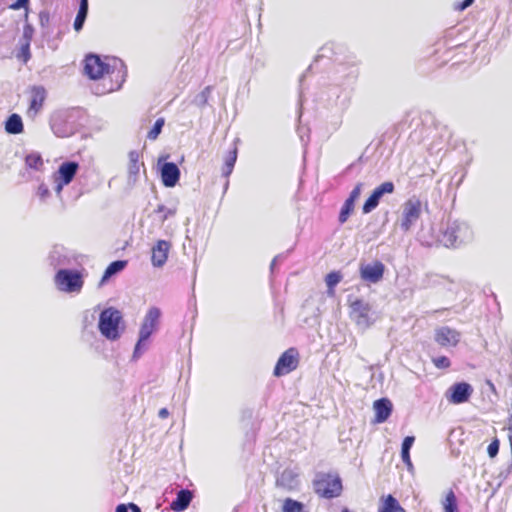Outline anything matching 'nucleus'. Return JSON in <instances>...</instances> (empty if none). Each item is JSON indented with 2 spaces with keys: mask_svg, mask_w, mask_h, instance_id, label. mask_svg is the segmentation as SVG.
Instances as JSON below:
<instances>
[{
  "mask_svg": "<svg viewBox=\"0 0 512 512\" xmlns=\"http://www.w3.org/2000/svg\"><path fill=\"white\" fill-rule=\"evenodd\" d=\"M342 274L340 271H331L325 276V283L329 295L334 294L335 287L341 282Z\"/></svg>",
  "mask_w": 512,
  "mask_h": 512,
  "instance_id": "29",
  "label": "nucleus"
},
{
  "mask_svg": "<svg viewBox=\"0 0 512 512\" xmlns=\"http://www.w3.org/2000/svg\"><path fill=\"white\" fill-rule=\"evenodd\" d=\"M373 409L375 412V423H384L391 416L393 404L388 398H380L374 401Z\"/></svg>",
  "mask_w": 512,
  "mask_h": 512,
  "instance_id": "19",
  "label": "nucleus"
},
{
  "mask_svg": "<svg viewBox=\"0 0 512 512\" xmlns=\"http://www.w3.org/2000/svg\"><path fill=\"white\" fill-rule=\"evenodd\" d=\"M36 196L41 202H45L51 196L49 187L45 183H41L37 188Z\"/></svg>",
  "mask_w": 512,
  "mask_h": 512,
  "instance_id": "40",
  "label": "nucleus"
},
{
  "mask_svg": "<svg viewBox=\"0 0 512 512\" xmlns=\"http://www.w3.org/2000/svg\"><path fill=\"white\" fill-rule=\"evenodd\" d=\"M228 186H229V181L226 180L225 185H224V192L228 189Z\"/></svg>",
  "mask_w": 512,
  "mask_h": 512,
  "instance_id": "56",
  "label": "nucleus"
},
{
  "mask_svg": "<svg viewBox=\"0 0 512 512\" xmlns=\"http://www.w3.org/2000/svg\"><path fill=\"white\" fill-rule=\"evenodd\" d=\"M123 315L115 307L104 308L99 314L98 330L109 341L118 340L124 331Z\"/></svg>",
  "mask_w": 512,
  "mask_h": 512,
  "instance_id": "3",
  "label": "nucleus"
},
{
  "mask_svg": "<svg viewBox=\"0 0 512 512\" xmlns=\"http://www.w3.org/2000/svg\"><path fill=\"white\" fill-rule=\"evenodd\" d=\"M278 257H279V256H276V257L272 260L271 265H270V269H271V271H273V270H274V267H275V265H276V262H277V260H278Z\"/></svg>",
  "mask_w": 512,
  "mask_h": 512,
  "instance_id": "55",
  "label": "nucleus"
},
{
  "mask_svg": "<svg viewBox=\"0 0 512 512\" xmlns=\"http://www.w3.org/2000/svg\"><path fill=\"white\" fill-rule=\"evenodd\" d=\"M341 512H352V511H351L349 508L344 507V508L341 510Z\"/></svg>",
  "mask_w": 512,
  "mask_h": 512,
  "instance_id": "57",
  "label": "nucleus"
},
{
  "mask_svg": "<svg viewBox=\"0 0 512 512\" xmlns=\"http://www.w3.org/2000/svg\"><path fill=\"white\" fill-rule=\"evenodd\" d=\"M473 393V387L470 383L460 381L452 384L445 393L446 399L451 404H463L469 401Z\"/></svg>",
  "mask_w": 512,
  "mask_h": 512,
  "instance_id": "13",
  "label": "nucleus"
},
{
  "mask_svg": "<svg viewBox=\"0 0 512 512\" xmlns=\"http://www.w3.org/2000/svg\"><path fill=\"white\" fill-rule=\"evenodd\" d=\"M328 48L327 47H323L321 50L324 52L326 51Z\"/></svg>",
  "mask_w": 512,
  "mask_h": 512,
  "instance_id": "60",
  "label": "nucleus"
},
{
  "mask_svg": "<svg viewBox=\"0 0 512 512\" xmlns=\"http://www.w3.org/2000/svg\"><path fill=\"white\" fill-rule=\"evenodd\" d=\"M4 129L10 135L21 134L24 131L22 117L17 113L10 114L4 121Z\"/></svg>",
  "mask_w": 512,
  "mask_h": 512,
  "instance_id": "23",
  "label": "nucleus"
},
{
  "mask_svg": "<svg viewBox=\"0 0 512 512\" xmlns=\"http://www.w3.org/2000/svg\"><path fill=\"white\" fill-rule=\"evenodd\" d=\"M434 340L442 347H454L460 341V333L448 326H442L435 330Z\"/></svg>",
  "mask_w": 512,
  "mask_h": 512,
  "instance_id": "17",
  "label": "nucleus"
},
{
  "mask_svg": "<svg viewBox=\"0 0 512 512\" xmlns=\"http://www.w3.org/2000/svg\"><path fill=\"white\" fill-rule=\"evenodd\" d=\"M500 441L497 437L493 438L487 447V454L490 458H495L499 453Z\"/></svg>",
  "mask_w": 512,
  "mask_h": 512,
  "instance_id": "41",
  "label": "nucleus"
},
{
  "mask_svg": "<svg viewBox=\"0 0 512 512\" xmlns=\"http://www.w3.org/2000/svg\"><path fill=\"white\" fill-rule=\"evenodd\" d=\"M192 499V492L188 489L182 488L177 492L175 499L170 504V508L174 512H183L189 507Z\"/></svg>",
  "mask_w": 512,
  "mask_h": 512,
  "instance_id": "21",
  "label": "nucleus"
},
{
  "mask_svg": "<svg viewBox=\"0 0 512 512\" xmlns=\"http://www.w3.org/2000/svg\"><path fill=\"white\" fill-rule=\"evenodd\" d=\"M25 25L23 27V40L24 42H29L31 43V40L33 38V35H34V27L32 26V24L28 23L27 20L25 19Z\"/></svg>",
  "mask_w": 512,
  "mask_h": 512,
  "instance_id": "45",
  "label": "nucleus"
},
{
  "mask_svg": "<svg viewBox=\"0 0 512 512\" xmlns=\"http://www.w3.org/2000/svg\"><path fill=\"white\" fill-rule=\"evenodd\" d=\"M171 243L167 240H158L151 248V263L153 267L161 268L168 259Z\"/></svg>",
  "mask_w": 512,
  "mask_h": 512,
  "instance_id": "16",
  "label": "nucleus"
},
{
  "mask_svg": "<svg viewBox=\"0 0 512 512\" xmlns=\"http://www.w3.org/2000/svg\"><path fill=\"white\" fill-rule=\"evenodd\" d=\"M433 364L438 369H446L451 365L450 359L446 356H438L432 359Z\"/></svg>",
  "mask_w": 512,
  "mask_h": 512,
  "instance_id": "44",
  "label": "nucleus"
},
{
  "mask_svg": "<svg viewBox=\"0 0 512 512\" xmlns=\"http://www.w3.org/2000/svg\"><path fill=\"white\" fill-rule=\"evenodd\" d=\"M158 416L161 419H165L169 416V411L167 408H161L158 412Z\"/></svg>",
  "mask_w": 512,
  "mask_h": 512,
  "instance_id": "54",
  "label": "nucleus"
},
{
  "mask_svg": "<svg viewBox=\"0 0 512 512\" xmlns=\"http://www.w3.org/2000/svg\"><path fill=\"white\" fill-rule=\"evenodd\" d=\"M415 442L414 436H406L404 437L402 444H401V452H408L410 453V450Z\"/></svg>",
  "mask_w": 512,
  "mask_h": 512,
  "instance_id": "47",
  "label": "nucleus"
},
{
  "mask_svg": "<svg viewBox=\"0 0 512 512\" xmlns=\"http://www.w3.org/2000/svg\"><path fill=\"white\" fill-rule=\"evenodd\" d=\"M115 512H141V509L135 503H122L116 506Z\"/></svg>",
  "mask_w": 512,
  "mask_h": 512,
  "instance_id": "43",
  "label": "nucleus"
},
{
  "mask_svg": "<svg viewBox=\"0 0 512 512\" xmlns=\"http://www.w3.org/2000/svg\"><path fill=\"white\" fill-rule=\"evenodd\" d=\"M127 263L128 262L126 260H115V261L111 262L106 267V269L101 277V280L99 282V286L101 287V286L105 285L113 276L122 272L126 268Z\"/></svg>",
  "mask_w": 512,
  "mask_h": 512,
  "instance_id": "24",
  "label": "nucleus"
},
{
  "mask_svg": "<svg viewBox=\"0 0 512 512\" xmlns=\"http://www.w3.org/2000/svg\"><path fill=\"white\" fill-rule=\"evenodd\" d=\"M88 10H89V3H88V0H79V8H78V11H79V12H84V13H87V14H88Z\"/></svg>",
  "mask_w": 512,
  "mask_h": 512,
  "instance_id": "52",
  "label": "nucleus"
},
{
  "mask_svg": "<svg viewBox=\"0 0 512 512\" xmlns=\"http://www.w3.org/2000/svg\"><path fill=\"white\" fill-rule=\"evenodd\" d=\"M395 184L392 181H385L373 189L369 197L362 205V213L369 214L375 210L385 195L393 194Z\"/></svg>",
  "mask_w": 512,
  "mask_h": 512,
  "instance_id": "11",
  "label": "nucleus"
},
{
  "mask_svg": "<svg viewBox=\"0 0 512 512\" xmlns=\"http://www.w3.org/2000/svg\"><path fill=\"white\" fill-rule=\"evenodd\" d=\"M238 150L237 147H234L233 149L229 150L228 154L226 155L224 159V165L222 168V176L225 178H228L235 166L236 160H237Z\"/></svg>",
  "mask_w": 512,
  "mask_h": 512,
  "instance_id": "27",
  "label": "nucleus"
},
{
  "mask_svg": "<svg viewBox=\"0 0 512 512\" xmlns=\"http://www.w3.org/2000/svg\"><path fill=\"white\" fill-rule=\"evenodd\" d=\"M401 459L403 463L406 465L408 471L413 470V463L411 461L410 453L408 452H401Z\"/></svg>",
  "mask_w": 512,
  "mask_h": 512,
  "instance_id": "49",
  "label": "nucleus"
},
{
  "mask_svg": "<svg viewBox=\"0 0 512 512\" xmlns=\"http://www.w3.org/2000/svg\"><path fill=\"white\" fill-rule=\"evenodd\" d=\"M350 315L357 326L362 329L370 327L375 318L373 317L371 305L363 299H355L350 303Z\"/></svg>",
  "mask_w": 512,
  "mask_h": 512,
  "instance_id": "8",
  "label": "nucleus"
},
{
  "mask_svg": "<svg viewBox=\"0 0 512 512\" xmlns=\"http://www.w3.org/2000/svg\"><path fill=\"white\" fill-rule=\"evenodd\" d=\"M80 165L77 161L68 160L62 162L53 177H57L66 183H71L79 171Z\"/></svg>",
  "mask_w": 512,
  "mask_h": 512,
  "instance_id": "18",
  "label": "nucleus"
},
{
  "mask_svg": "<svg viewBox=\"0 0 512 512\" xmlns=\"http://www.w3.org/2000/svg\"><path fill=\"white\" fill-rule=\"evenodd\" d=\"M423 203L416 197L412 196L402 205V215L400 228L404 232L411 230L412 226L419 220L422 213Z\"/></svg>",
  "mask_w": 512,
  "mask_h": 512,
  "instance_id": "7",
  "label": "nucleus"
},
{
  "mask_svg": "<svg viewBox=\"0 0 512 512\" xmlns=\"http://www.w3.org/2000/svg\"><path fill=\"white\" fill-rule=\"evenodd\" d=\"M299 475L291 469H285L276 479V486L286 491H294L299 487Z\"/></svg>",
  "mask_w": 512,
  "mask_h": 512,
  "instance_id": "20",
  "label": "nucleus"
},
{
  "mask_svg": "<svg viewBox=\"0 0 512 512\" xmlns=\"http://www.w3.org/2000/svg\"><path fill=\"white\" fill-rule=\"evenodd\" d=\"M424 207L426 210H428V202H425Z\"/></svg>",
  "mask_w": 512,
  "mask_h": 512,
  "instance_id": "59",
  "label": "nucleus"
},
{
  "mask_svg": "<svg viewBox=\"0 0 512 512\" xmlns=\"http://www.w3.org/2000/svg\"><path fill=\"white\" fill-rule=\"evenodd\" d=\"M164 125H165V119L162 117L158 118L154 122L152 128L147 133V138L149 140H156L158 138V136L161 134Z\"/></svg>",
  "mask_w": 512,
  "mask_h": 512,
  "instance_id": "33",
  "label": "nucleus"
},
{
  "mask_svg": "<svg viewBox=\"0 0 512 512\" xmlns=\"http://www.w3.org/2000/svg\"><path fill=\"white\" fill-rule=\"evenodd\" d=\"M113 65L110 63H106L101 59V57L97 54L90 53L86 55L84 60V72L85 75L92 80H97L100 78H103L105 74H109L111 72L112 67V73L115 69L118 70V74L122 73L126 75L127 70L124 62L120 59L113 58Z\"/></svg>",
  "mask_w": 512,
  "mask_h": 512,
  "instance_id": "4",
  "label": "nucleus"
},
{
  "mask_svg": "<svg viewBox=\"0 0 512 512\" xmlns=\"http://www.w3.org/2000/svg\"><path fill=\"white\" fill-rule=\"evenodd\" d=\"M125 76L124 74L121 75V81L119 84H117L116 87L113 86L112 83H110L109 87H106L104 84H97L95 85V87L93 88V92L96 94V95H103L105 93H108V92H112L114 90H117L121 87L122 83L124 82L125 80Z\"/></svg>",
  "mask_w": 512,
  "mask_h": 512,
  "instance_id": "35",
  "label": "nucleus"
},
{
  "mask_svg": "<svg viewBox=\"0 0 512 512\" xmlns=\"http://www.w3.org/2000/svg\"><path fill=\"white\" fill-rule=\"evenodd\" d=\"M148 340L149 339H142V335L139 334L138 340L134 346V350H133V354H132L133 360L139 359L142 356V354L146 351V349H147L146 342Z\"/></svg>",
  "mask_w": 512,
  "mask_h": 512,
  "instance_id": "36",
  "label": "nucleus"
},
{
  "mask_svg": "<svg viewBox=\"0 0 512 512\" xmlns=\"http://www.w3.org/2000/svg\"><path fill=\"white\" fill-rule=\"evenodd\" d=\"M282 512H308V511L305 509V505L302 502L292 499V498H286L283 501Z\"/></svg>",
  "mask_w": 512,
  "mask_h": 512,
  "instance_id": "31",
  "label": "nucleus"
},
{
  "mask_svg": "<svg viewBox=\"0 0 512 512\" xmlns=\"http://www.w3.org/2000/svg\"><path fill=\"white\" fill-rule=\"evenodd\" d=\"M474 0H463L461 3H459L458 5V9L460 11H463L465 10L466 8H468L469 6H471L473 4Z\"/></svg>",
  "mask_w": 512,
  "mask_h": 512,
  "instance_id": "53",
  "label": "nucleus"
},
{
  "mask_svg": "<svg viewBox=\"0 0 512 512\" xmlns=\"http://www.w3.org/2000/svg\"><path fill=\"white\" fill-rule=\"evenodd\" d=\"M29 4L30 0H16L13 3H11L8 8L11 10H20L25 9V15L24 19L28 20V14H29Z\"/></svg>",
  "mask_w": 512,
  "mask_h": 512,
  "instance_id": "37",
  "label": "nucleus"
},
{
  "mask_svg": "<svg viewBox=\"0 0 512 512\" xmlns=\"http://www.w3.org/2000/svg\"><path fill=\"white\" fill-rule=\"evenodd\" d=\"M323 56H324V54H322V55H317V57H316V61H318V59H319L320 57H323Z\"/></svg>",
  "mask_w": 512,
  "mask_h": 512,
  "instance_id": "58",
  "label": "nucleus"
},
{
  "mask_svg": "<svg viewBox=\"0 0 512 512\" xmlns=\"http://www.w3.org/2000/svg\"><path fill=\"white\" fill-rule=\"evenodd\" d=\"M46 98V90L42 86H33L31 89V97L28 113L36 115L43 106Z\"/></svg>",
  "mask_w": 512,
  "mask_h": 512,
  "instance_id": "22",
  "label": "nucleus"
},
{
  "mask_svg": "<svg viewBox=\"0 0 512 512\" xmlns=\"http://www.w3.org/2000/svg\"><path fill=\"white\" fill-rule=\"evenodd\" d=\"M161 314L160 308L156 306L148 309L139 330L142 339H150L152 334L159 329Z\"/></svg>",
  "mask_w": 512,
  "mask_h": 512,
  "instance_id": "14",
  "label": "nucleus"
},
{
  "mask_svg": "<svg viewBox=\"0 0 512 512\" xmlns=\"http://www.w3.org/2000/svg\"><path fill=\"white\" fill-rule=\"evenodd\" d=\"M472 239V230L469 225L463 221H450L440 229L438 241L445 247H459L461 244Z\"/></svg>",
  "mask_w": 512,
  "mask_h": 512,
  "instance_id": "2",
  "label": "nucleus"
},
{
  "mask_svg": "<svg viewBox=\"0 0 512 512\" xmlns=\"http://www.w3.org/2000/svg\"><path fill=\"white\" fill-rule=\"evenodd\" d=\"M355 202L345 200L338 215V222L342 225L346 223L349 217L353 214L355 209Z\"/></svg>",
  "mask_w": 512,
  "mask_h": 512,
  "instance_id": "30",
  "label": "nucleus"
},
{
  "mask_svg": "<svg viewBox=\"0 0 512 512\" xmlns=\"http://www.w3.org/2000/svg\"><path fill=\"white\" fill-rule=\"evenodd\" d=\"M87 16H88L87 13L77 11V14H76V17H75V20L73 23V28L76 32H79L83 29V26L85 24Z\"/></svg>",
  "mask_w": 512,
  "mask_h": 512,
  "instance_id": "39",
  "label": "nucleus"
},
{
  "mask_svg": "<svg viewBox=\"0 0 512 512\" xmlns=\"http://www.w3.org/2000/svg\"><path fill=\"white\" fill-rule=\"evenodd\" d=\"M50 126L53 133L58 137H68L76 130L75 116L73 111L60 110L52 114Z\"/></svg>",
  "mask_w": 512,
  "mask_h": 512,
  "instance_id": "6",
  "label": "nucleus"
},
{
  "mask_svg": "<svg viewBox=\"0 0 512 512\" xmlns=\"http://www.w3.org/2000/svg\"><path fill=\"white\" fill-rule=\"evenodd\" d=\"M50 22V13L47 10H42L39 13V23L42 28H45L49 25Z\"/></svg>",
  "mask_w": 512,
  "mask_h": 512,
  "instance_id": "48",
  "label": "nucleus"
},
{
  "mask_svg": "<svg viewBox=\"0 0 512 512\" xmlns=\"http://www.w3.org/2000/svg\"><path fill=\"white\" fill-rule=\"evenodd\" d=\"M511 471H512V462L507 466V468L500 471L498 478H500L501 482L505 481L508 478Z\"/></svg>",
  "mask_w": 512,
  "mask_h": 512,
  "instance_id": "51",
  "label": "nucleus"
},
{
  "mask_svg": "<svg viewBox=\"0 0 512 512\" xmlns=\"http://www.w3.org/2000/svg\"><path fill=\"white\" fill-rule=\"evenodd\" d=\"M158 169L162 184L165 187L173 188L178 184L181 171L176 163L168 162L165 157H160L158 159Z\"/></svg>",
  "mask_w": 512,
  "mask_h": 512,
  "instance_id": "12",
  "label": "nucleus"
},
{
  "mask_svg": "<svg viewBox=\"0 0 512 512\" xmlns=\"http://www.w3.org/2000/svg\"><path fill=\"white\" fill-rule=\"evenodd\" d=\"M47 263L53 269H60L71 266L76 261L75 254L60 244H55L47 255Z\"/></svg>",
  "mask_w": 512,
  "mask_h": 512,
  "instance_id": "9",
  "label": "nucleus"
},
{
  "mask_svg": "<svg viewBox=\"0 0 512 512\" xmlns=\"http://www.w3.org/2000/svg\"><path fill=\"white\" fill-rule=\"evenodd\" d=\"M53 178H54V182H55V192L58 196H60L63 188L65 186L69 185V183H66L65 181H63L57 177H53Z\"/></svg>",
  "mask_w": 512,
  "mask_h": 512,
  "instance_id": "50",
  "label": "nucleus"
},
{
  "mask_svg": "<svg viewBox=\"0 0 512 512\" xmlns=\"http://www.w3.org/2000/svg\"><path fill=\"white\" fill-rule=\"evenodd\" d=\"M54 284L61 292L79 293L84 285V276L79 270L60 268L54 275Z\"/></svg>",
  "mask_w": 512,
  "mask_h": 512,
  "instance_id": "5",
  "label": "nucleus"
},
{
  "mask_svg": "<svg viewBox=\"0 0 512 512\" xmlns=\"http://www.w3.org/2000/svg\"><path fill=\"white\" fill-rule=\"evenodd\" d=\"M299 364V353L296 348H289L284 351L278 358L273 375L275 377H281L294 371Z\"/></svg>",
  "mask_w": 512,
  "mask_h": 512,
  "instance_id": "10",
  "label": "nucleus"
},
{
  "mask_svg": "<svg viewBox=\"0 0 512 512\" xmlns=\"http://www.w3.org/2000/svg\"><path fill=\"white\" fill-rule=\"evenodd\" d=\"M378 512H406L398 500L391 494L383 498L382 505Z\"/></svg>",
  "mask_w": 512,
  "mask_h": 512,
  "instance_id": "26",
  "label": "nucleus"
},
{
  "mask_svg": "<svg viewBox=\"0 0 512 512\" xmlns=\"http://www.w3.org/2000/svg\"><path fill=\"white\" fill-rule=\"evenodd\" d=\"M444 510L445 512H459L457 498L452 490L446 495Z\"/></svg>",
  "mask_w": 512,
  "mask_h": 512,
  "instance_id": "34",
  "label": "nucleus"
},
{
  "mask_svg": "<svg viewBox=\"0 0 512 512\" xmlns=\"http://www.w3.org/2000/svg\"><path fill=\"white\" fill-rule=\"evenodd\" d=\"M212 87L206 86L200 93H198L194 99L193 104L199 108H203L208 104L209 97L211 95Z\"/></svg>",
  "mask_w": 512,
  "mask_h": 512,
  "instance_id": "32",
  "label": "nucleus"
},
{
  "mask_svg": "<svg viewBox=\"0 0 512 512\" xmlns=\"http://www.w3.org/2000/svg\"><path fill=\"white\" fill-rule=\"evenodd\" d=\"M385 272V265L375 260L372 263L361 264L359 274L363 281L376 284L383 279Z\"/></svg>",
  "mask_w": 512,
  "mask_h": 512,
  "instance_id": "15",
  "label": "nucleus"
},
{
  "mask_svg": "<svg viewBox=\"0 0 512 512\" xmlns=\"http://www.w3.org/2000/svg\"><path fill=\"white\" fill-rule=\"evenodd\" d=\"M314 493L322 499L331 500L343 492V482L337 472H316L312 480Z\"/></svg>",
  "mask_w": 512,
  "mask_h": 512,
  "instance_id": "1",
  "label": "nucleus"
},
{
  "mask_svg": "<svg viewBox=\"0 0 512 512\" xmlns=\"http://www.w3.org/2000/svg\"><path fill=\"white\" fill-rule=\"evenodd\" d=\"M155 213H163L161 217V222H165L169 217H172L176 214V208H167L163 204H159L154 211Z\"/></svg>",
  "mask_w": 512,
  "mask_h": 512,
  "instance_id": "38",
  "label": "nucleus"
},
{
  "mask_svg": "<svg viewBox=\"0 0 512 512\" xmlns=\"http://www.w3.org/2000/svg\"><path fill=\"white\" fill-rule=\"evenodd\" d=\"M362 188H363V183H361V182L357 183L354 186V188L351 190V192L349 193V195L346 199L356 203V201L358 200V198L361 195Z\"/></svg>",
  "mask_w": 512,
  "mask_h": 512,
  "instance_id": "46",
  "label": "nucleus"
},
{
  "mask_svg": "<svg viewBox=\"0 0 512 512\" xmlns=\"http://www.w3.org/2000/svg\"><path fill=\"white\" fill-rule=\"evenodd\" d=\"M25 165L29 169L40 171L44 165L43 158L39 152L32 151L26 154Z\"/></svg>",
  "mask_w": 512,
  "mask_h": 512,
  "instance_id": "28",
  "label": "nucleus"
},
{
  "mask_svg": "<svg viewBox=\"0 0 512 512\" xmlns=\"http://www.w3.org/2000/svg\"><path fill=\"white\" fill-rule=\"evenodd\" d=\"M140 155L137 151L132 150L129 152V165H128V184L135 185L140 171Z\"/></svg>",
  "mask_w": 512,
  "mask_h": 512,
  "instance_id": "25",
  "label": "nucleus"
},
{
  "mask_svg": "<svg viewBox=\"0 0 512 512\" xmlns=\"http://www.w3.org/2000/svg\"><path fill=\"white\" fill-rule=\"evenodd\" d=\"M30 44L29 42H23L20 47L18 57L21 58L24 63H27L31 58Z\"/></svg>",
  "mask_w": 512,
  "mask_h": 512,
  "instance_id": "42",
  "label": "nucleus"
}]
</instances>
